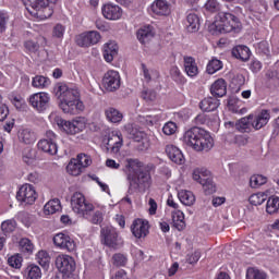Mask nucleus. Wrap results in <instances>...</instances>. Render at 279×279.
I'll return each mask as SVG.
<instances>
[{
    "instance_id": "nucleus-38",
    "label": "nucleus",
    "mask_w": 279,
    "mask_h": 279,
    "mask_svg": "<svg viewBox=\"0 0 279 279\" xmlns=\"http://www.w3.org/2000/svg\"><path fill=\"white\" fill-rule=\"evenodd\" d=\"M264 184H267V177L263 174H253L250 179L251 189H260Z\"/></svg>"
},
{
    "instance_id": "nucleus-49",
    "label": "nucleus",
    "mask_w": 279,
    "mask_h": 279,
    "mask_svg": "<svg viewBox=\"0 0 279 279\" xmlns=\"http://www.w3.org/2000/svg\"><path fill=\"white\" fill-rule=\"evenodd\" d=\"M113 265L116 267H125L128 265V256L121 254V253H116L112 256Z\"/></svg>"
},
{
    "instance_id": "nucleus-44",
    "label": "nucleus",
    "mask_w": 279,
    "mask_h": 279,
    "mask_svg": "<svg viewBox=\"0 0 279 279\" xmlns=\"http://www.w3.org/2000/svg\"><path fill=\"white\" fill-rule=\"evenodd\" d=\"M266 201L267 195H265V193L252 194L248 198V202L252 204V206H260L262 204H265Z\"/></svg>"
},
{
    "instance_id": "nucleus-3",
    "label": "nucleus",
    "mask_w": 279,
    "mask_h": 279,
    "mask_svg": "<svg viewBox=\"0 0 279 279\" xmlns=\"http://www.w3.org/2000/svg\"><path fill=\"white\" fill-rule=\"evenodd\" d=\"M53 93L60 101V108L65 114H80L84 112V102L80 99V89L73 85L58 83Z\"/></svg>"
},
{
    "instance_id": "nucleus-7",
    "label": "nucleus",
    "mask_w": 279,
    "mask_h": 279,
    "mask_svg": "<svg viewBox=\"0 0 279 279\" xmlns=\"http://www.w3.org/2000/svg\"><path fill=\"white\" fill-rule=\"evenodd\" d=\"M193 180L198 182V184H202L206 195H213V193L217 191V187L210 178V171L205 168H196L193 171Z\"/></svg>"
},
{
    "instance_id": "nucleus-1",
    "label": "nucleus",
    "mask_w": 279,
    "mask_h": 279,
    "mask_svg": "<svg viewBox=\"0 0 279 279\" xmlns=\"http://www.w3.org/2000/svg\"><path fill=\"white\" fill-rule=\"evenodd\" d=\"M206 12L218 14L215 16V22L208 26V32L213 35L230 34V32H241V22L234 14L221 11V4L217 0H207L204 4Z\"/></svg>"
},
{
    "instance_id": "nucleus-62",
    "label": "nucleus",
    "mask_w": 279,
    "mask_h": 279,
    "mask_svg": "<svg viewBox=\"0 0 279 279\" xmlns=\"http://www.w3.org/2000/svg\"><path fill=\"white\" fill-rule=\"evenodd\" d=\"M10 17H8L7 14L0 13V34H3L5 32V26L8 25V21Z\"/></svg>"
},
{
    "instance_id": "nucleus-60",
    "label": "nucleus",
    "mask_w": 279,
    "mask_h": 279,
    "mask_svg": "<svg viewBox=\"0 0 279 279\" xmlns=\"http://www.w3.org/2000/svg\"><path fill=\"white\" fill-rule=\"evenodd\" d=\"M8 114H10V109H8V106L3 101L0 102V121H5Z\"/></svg>"
},
{
    "instance_id": "nucleus-36",
    "label": "nucleus",
    "mask_w": 279,
    "mask_h": 279,
    "mask_svg": "<svg viewBox=\"0 0 279 279\" xmlns=\"http://www.w3.org/2000/svg\"><path fill=\"white\" fill-rule=\"evenodd\" d=\"M60 208H62L60 199L53 198L44 206V213L45 215H56Z\"/></svg>"
},
{
    "instance_id": "nucleus-30",
    "label": "nucleus",
    "mask_w": 279,
    "mask_h": 279,
    "mask_svg": "<svg viewBox=\"0 0 279 279\" xmlns=\"http://www.w3.org/2000/svg\"><path fill=\"white\" fill-rule=\"evenodd\" d=\"M232 56L242 62H247V60H250L251 51L247 46H236L232 49Z\"/></svg>"
},
{
    "instance_id": "nucleus-6",
    "label": "nucleus",
    "mask_w": 279,
    "mask_h": 279,
    "mask_svg": "<svg viewBox=\"0 0 279 279\" xmlns=\"http://www.w3.org/2000/svg\"><path fill=\"white\" fill-rule=\"evenodd\" d=\"M71 206L73 211L76 213V215H81L82 217H88V215L95 210V206L86 202V197L80 192H75L72 195Z\"/></svg>"
},
{
    "instance_id": "nucleus-46",
    "label": "nucleus",
    "mask_w": 279,
    "mask_h": 279,
    "mask_svg": "<svg viewBox=\"0 0 279 279\" xmlns=\"http://www.w3.org/2000/svg\"><path fill=\"white\" fill-rule=\"evenodd\" d=\"M37 263L41 267H49V263L51 262V257H49V253L47 251H39L36 255Z\"/></svg>"
},
{
    "instance_id": "nucleus-57",
    "label": "nucleus",
    "mask_w": 279,
    "mask_h": 279,
    "mask_svg": "<svg viewBox=\"0 0 279 279\" xmlns=\"http://www.w3.org/2000/svg\"><path fill=\"white\" fill-rule=\"evenodd\" d=\"M170 75L174 82H182V73L178 66L173 65L170 69Z\"/></svg>"
},
{
    "instance_id": "nucleus-12",
    "label": "nucleus",
    "mask_w": 279,
    "mask_h": 279,
    "mask_svg": "<svg viewBox=\"0 0 279 279\" xmlns=\"http://www.w3.org/2000/svg\"><path fill=\"white\" fill-rule=\"evenodd\" d=\"M101 40V35L97 31H89L76 36L75 41L78 47H92Z\"/></svg>"
},
{
    "instance_id": "nucleus-16",
    "label": "nucleus",
    "mask_w": 279,
    "mask_h": 279,
    "mask_svg": "<svg viewBox=\"0 0 279 279\" xmlns=\"http://www.w3.org/2000/svg\"><path fill=\"white\" fill-rule=\"evenodd\" d=\"M53 243L57 247L61 250H66L68 252H75V241L64 233H57L53 236Z\"/></svg>"
},
{
    "instance_id": "nucleus-20",
    "label": "nucleus",
    "mask_w": 279,
    "mask_h": 279,
    "mask_svg": "<svg viewBox=\"0 0 279 279\" xmlns=\"http://www.w3.org/2000/svg\"><path fill=\"white\" fill-rule=\"evenodd\" d=\"M269 119H271V114L269 110L263 109L252 121L251 125L254 130H263L265 125L269 123Z\"/></svg>"
},
{
    "instance_id": "nucleus-58",
    "label": "nucleus",
    "mask_w": 279,
    "mask_h": 279,
    "mask_svg": "<svg viewBox=\"0 0 279 279\" xmlns=\"http://www.w3.org/2000/svg\"><path fill=\"white\" fill-rule=\"evenodd\" d=\"M24 46H25V49H27V51H31L32 53H36V51H38V49L40 48L38 43L34 40L25 41Z\"/></svg>"
},
{
    "instance_id": "nucleus-24",
    "label": "nucleus",
    "mask_w": 279,
    "mask_h": 279,
    "mask_svg": "<svg viewBox=\"0 0 279 279\" xmlns=\"http://www.w3.org/2000/svg\"><path fill=\"white\" fill-rule=\"evenodd\" d=\"M210 93L214 97H226V94L228 93L226 80L218 78L216 82H214L210 87Z\"/></svg>"
},
{
    "instance_id": "nucleus-55",
    "label": "nucleus",
    "mask_w": 279,
    "mask_h": 279,
    "mask_svg": "<svg viewBox=\"0 0 279 279\" xmlns=\"http://www.w3.org/2000/svg\"><path fill=\"white\" fill-rule=\"evenodd\" d=\"M64 32H66V27L62 24H57L53 27L52 36L54 38H63L64 37Z\"/></svg>"
},
{
    "instance_id": "nucleus-52",
    "label": "nucleus",
    "mask_w": 279,
    "mask_h": 279,
    "mask_svg": "<svg viewBox=\"0 0 279 279\" xmlns=\"http://www.w3.org/2000/svg\"><path fill=\"white\" fill-rule=\"evenodd\" d=\"M162 132L166 136H173V134L178 132V124L174 122H167L162 128Z\"/></svg>"
},
{
    "instance_id": "nucleus-19",
    "label": "nucleus",
    "mask_w": 279,
    "mask_h": 279,
    "mask_svg": "<svg viewBox=\"0 0 279 279\" xmlns=\"http://www.w3.org/2000/svg\"><path fill=\"white\" fill-rule=\"evenodd\" d=\"M150 11L156 16H169L171 14V4L167 0H155L150 5Z\"/></svg>"
},
{
    "instance_id": "nucleus-13",
    "label": "nucleus",
    "mask_w": 279,
    "mask_h": 279,
    "mask_svg": "<svg viewBox=\"0 0 279 279\" xmlns=\"http://www.w3.org/2000/svg\"><path fill=\"white\" fill-rule=\"evenodd\" d=\"M56 267L62 274H73L75 271V259L69 255H59L56 258Z\"/></svg>"
},
{
    "instance_id": "nucleus-11",
    "label": "nucleus",
    "mask_w": 279,
    "mask_h": 279,
    "mask_svg": "<svg viewBox=\"0 0 279 279\" xmlns=\"http://www.w3.org/2000/svg\"><path fill=\"white\" fill-rule=\"evenodd\" d=\"M102 85L109 93H114L121 88V75L114 70H109L102 77Z\"/></svg>"
},
{
    "instance_id": "nucleus-23",
    "label": "nucleus",
    "mask_w": 279,
    "mask_h": 279,
    "mask_svg": "<svg viewBox=\"0 0 279 279\" xmlns=\"http://www.w3.org/2000/svg\"><path fill=\"white\" fill-rule=\"evenodd\" d=\"M86 128V124L81 119L68 121L64 123L63 130L66 134H80Z\"/></svg>"
},
{
    "instance_id": "nucleus-43",
    "label": "nucleus",
    "mask_w": 279,
    "mask_h": 279,
    "mask_svg": "<svg viewBox=\"0 0 279 279\" xmlns=\"http://www.w3.org/2000/svg\"><path fill=\"white\" fill-rule=\"evenodd\" d=\"M221 69H223V63H221L219 59H213L207 64V73L209 75H214V73H217V71H221Z\"/></svg>"
},
{
    "instance_id": "nucleus-2",
    "label": "nucleus",
    "mask_w": 279,
    "mask_h": 279,
    "mask_svg": "<svg viewBox=\"0 0 279 279\" xmlns=\"http://www.w3.org/2000/svg\"><path fill=\"white\" fill-rule=\"evenodd\" d=\"M154 169H156L154 163L143 167V162L138 159H128L124 172L129 180V192L147 191L151 186V173L149 172Z\"/></svg>"
},
{
    "instance_id": "nucleus-31",
    "label": "nucleus",
    "mask_w": 279,
    "mask_h": 279,
    "mask_svg": "<svg viewBox=\"0 0 279 279\" xmlns=\"http://www.w3.org/2000/svg\"><path fill=\"white\" fill-rule=\"evenodd\" d=\"M172 223L173 227L182 232L184 228H186V222L184 221V213L182 210H173L172 211Z\"/></svg>"
},
{
    "instance_id": "nucleus-63",
    "label": "nucleus",
    "mask_w": 279,
    "mask_h": 279,
    "mask_svg": "<svg viewBox=\"0 0 279 279\" xmlns=\"http://www.w3.org/2000/svg\"><path fill=\"white\" fill-rule=\"evenodd\" d=\"M50 119H52L53 123L58 125V128H62L64 130V124L68 123V121H64L60 116L51 114Z\"/></svg>"
},
{
    "instance_id": "nucleus-5",
    "label": "nucleus",
    "mask_w": 279,
    "mask_h": 279,
    "mask_svg": "<svg viewBox=\"0 0 279 279\" xmlns=\"http://www.w3.org/2000/svg\"><path fill=\"white\" fill-rule=\"evenodd\" d=\"M31 16L38 21H47L53 15V9L45 0H22Z\"/></svg>"
},
{
    "instance_id": "nucleus-53",
    "label": "nucleus",
    "mask_w": 279,
    "mask_h": 279,
    "mask_svg": "<svg viewBox=\"0 0 279 279\" xmlns=\"http://www.w3.org/2000/svg\"><path fill=\"white\" fill-rule=\"evenodd\" d=\"M34 160H36V150L26 149L23 155V161L26 162V165H33Z\"/></svg>"
},
{
    "instance_id": "nucleus-34",
    "label": "nucleus",
    "mask_w": 279,
    "mask_h": 279,
    "mask_svg": "<svg viewBox=\"0 0 279 279\" xmlns=\"http://www.w3.org/2000/svg\"><path fill=\"white\" fill-rule=\"evenodd\" d=\"M178 197L184 206H193L195 204V195L191 191L182 190L178 193Z\"/></svg>"
},
{
    "instance_id": "nucleus-8",
    "label": "nucleus",
    "mask_w": 279,
    "mask_h": 279,
    "mask_svg": "<svg viewBox=\"0 0 279 279\" xmlns=\"http://www.w3.org/2000/svg\"><path fill=\"white\" fill-rule=\"evenodd\" d=\"M100 239L104 245L112 250H119L123 245V240L119 236V232L112 227L102 228L100 230Z\"/></svg>"
},
{
    "instance_id": "nucleus-42",
    "label": "nucleus",
    "mask_w": 279,
    "mask_h": 279,
    "mask_svg": "<svg viewBox=\"0 0 279 279\" xmlns=\"http://www.w3.org/2000/svg\"><path fill=\"white\" fill-rule=\"evenodd\" d=\"M1 230L3 234H5V236H8V234H12V232L16 230V220L14 219L4 220L1 223Z\"/></svg>"
},
{
    "instance_id": "nucleus-35",
    "label": "nucleus",
    "mask_w": 279,
    "mask_h": 279,
    "mask_svg": "<svg viewBox=\"0 0 279 279\" xmlns=\"http://www.w3.org/2000/svg\"><path fill=\"white\" fill-rule=\"evenodd\" d=\"M254 119V116H248V117H244L242 119H240L236 123H235V130H238V132H250L252 124L250 123V121H252Z\"/></svg>"
},
{
    "instance_id": "nucleus-59",
    "label": "nucleus",
    "mask_w": 279,
    "mask_h": 279,
    "mask_svg": "<svg viewBox=\"0 0 279 279\" xmlns=\"http://www.w3.org/2000/svg\"><path fill=\"white\" fill-rule=\"evenodd\" d=\"M202 258V253L199 251H195L191 255H187V263L190 265H195Z\"/></svg>"
},
{
    "instance_id": "nucleus-18",
    "label": "nucleus",
    "mask_w": 279,
    "mask_h": 279,
    "mask_svg": "<svg viewBox=\"0 0 279 279\" xmlns=\"http://www.w3.org/2000/svg\"><path fill=\"white\" fill-rule=\"evenodd\" d=\"M101 13L108 21H119V19L123 16V10H121V7L112 3L102 5Z\"/></svg>"
},
{
    "instance_id": "nucleus-54",
    "label": "nucleus",
    "mask_w": 279,
    "mask_h": 279,
    "mask_svg": "<svg viewBox=\"0 0 279 279\" xmlns=\"http://www.w3.org/2000/svg\"><path fill=\"white\" fill-rule=\"evenodd\" d=\"M156 90L154 89H144L142 92V99H144V101H156Z\"/></svg>"
},
{
    "instance_id": "nucleus-48",
    "label": "nucleus",
    "mask_w": 279,
    "mask_h": 279,
    "mask_svg": "<svg viewBox=\"0 0 279 279\" xmlns=\"http://www.w3.org/2000/svg\"><path fill=\"white\" fill-rule=\"evenodd\" d=\"M19 245L22 252H28V254H32V252H34V243H32V240L27 238H22L19 242Z\"/></svg>"
},
{
    "instance_id": "nucleus-47",
    "label": "nucleus",
    "mask_w": 279,
    "mask_h": 279,
    "mask_svg": "<svg viewBox=\"0 0 279 279\" xmlns=\"http://www.w3.org/2000/svg\"><path fill=\"white\" fill-rule=\"evenodd\" d=\"M246 279H267V274L256 268H248L246 271Z\"/></svg>"
},
{
    "instance_id": "nucleus-61",
    "label": "nucleus",
    "mask_w": 279,
    "mask_h": 279,
    "mask_svg": "<svg viewBox=\"0 0 279 279\" xmlns=\"http://www.w3.org/2000/svg\"><path fill=\"white\" fill-rule=\"evenodd\" d=\"M92 223L99 225L104 221V214L100 210H96L90 219Z\"/></svg>"
},
{
    "instance_id": "nucleus-4",
    "label": "nucleus",
    "mask_w": 279,
    "mask_h": 279,
    "mask_svg": "<svg viewBox=\"0 0 279 279\" xmlns=\"http://www.w3.org/2000/svg\"><path fill=\"white\" fill-rule=\"evenodd\" d=\"M183 143L194 151H210L215 146L210 133L198 126H193L183 134Z\"/></svg>"
},
{
    "instance_id": "nucleus-22",
    "label": "nucleus",
    "mask_w": 279,
    "mask_h": 279,
    "mask_svg": "<svg viewBox=\"0 0 279 279\" xmlns=\"http://www.w3.org/2000/svg\"><path fill=\"white\" fill-rule=\"evenodd\" d=\"M166 154L175 165H184V155L182 154V150L174 145L166 146Z\"/></svg>"
},
{
    "instance_id": "nucleus-26",
    "label": "nucleus",
    "mask_w": 279,
    "mask_h": 279,
    "mask_svg": "<svg viewBox=\"0 0 279 279\" xmlns=\"http://www.w3.org/2000/svg\"><path fill=\"white\" fill-rule=\"evenodd\" d=\"M219 99L207 97L199 102V108L203 112H215L219 108Z\"/></svg>"
},
{
    "instance_id": "nucleus-29",
    "label": "nucleus",
    "mask_w": 279,
    "mask_h": 279,
    "mask_svg": "<svg viewBox=\"0 0 279 279\" xmlns=\"http://www.w3.org/2000/svg\"><path fill=\"white\" fill-rule=\"evenodd\" d=\"M184 70L189 77H195L199 73V69L193 57H184Z\"/></svg>"
},
{
    "instance_id": "nucleus-37",
    "label": "nucleus",
    "mask_w": 279,
    "mask_h": 279,
    "mask_svg": "<svg viewBox=\"0 0 279 279\" xmlns=\"http://www.w3.org/2000/svg\"><path fill=\"white\" fill-rule=\"evenodd\" d=\"M66 171L70 175L77 177L82 174V171H84V168H82V166L78 165L77 160L71 159L66 166Z\"/></svg>"
},
{
    "instance_id": "nucleus-51",
    "label": "nucleus",
    "mask_w": 279,
    "mask_h": 279,
    "mask_svg": "<svg viewBox=\"0 0 279 279\" xmlns=\"http://www.w3.org/2000/svg\"><path fill=\"white\" fill-rule=\"evenodd\" d=\"M8 264L10 267H13L14 269H21L23 265V257L21 255H13L9 257Z\"/></svg>"
},
{
    "instance_id": "nucleus-15",
    "label": "nucleus",
    "mask_w": 279,
    "mask_h": 279,
    "mask_svg": "<svg viewBox=\"0 0 279 279\" xmlns=\"http://www.w3.org/2000/svg\"><path fill=\"white\" fill-rule=\"evenodd\" d=\"M131 232L135 239H145L149 234V222L143 219H136L131 226Z\"/></svg>"
},
{
    "instance_id": "nucleus-27",
    "label": "nucleus",
    "mask_w": 279,
    "mask_h": 279,
    "mask_svg": "<svg viewBox=\"0 0 279 279\" xmlns=\"http://www.w3.org/2000/svg\"><path fill=\"white\" fill-rule=\"evenodd\" d=\"M154 38V27L150 25L142 26L137 31V40L142 43V45H146V43H149Z\"/></svg>"
},
{
    "instance_id": "nucleus-21",
    "label": "nucleus",
    "mask_w": 279,
    "mask_h": 279,
    "mask_svg": "<svg viewBox=\"0 0 279 279\" xmlns=\"http://www.w3.org/2000/svg\"><path fill=\"white\" fill-rule=\"evenodd\" d=\"M20 143L24 145H34L36 143V132L32 129H20L17 132Z\"/></svg>"
},
{
    "instance_id": "nucleus-14",
    "label": "nucleus",
    "mask_w": 279,
    "mask_h": 279,
    "mask_svg": "<svg viewBox=\"0 0 279 279\" xmlns=\"http://www.w3.org/2000/svg\"><path fill=\"white\" fill-rule=\"evenodd\" d=\"M124 130L129 136V138H132L135 141V143H142V146H138V149L143 151V149H147V145H145V138L147 134L145 132L138 130V128L134 126L133 124H126L124 126Z\"/></svg>"
},
{
    "instance_id": "nucleus-10",
    "label": "nucleus",
    "mask_w": 279,
    "mask_h": 279,
    "mask_svg": "<svg viewBox=\"0 0 279 279\" xmlns=\"http://www.w3.org/2000/svg\"><path fill=\"white\" fill-rule=\"evenodd\" d=\"M16 199L22 204H28L29 206H32V204H34V202L38 199V194L36 193L34 185L24 184L17 191Z\"/></svg>"
},
{
    "instance_id": "nucleus-41",
    "label": "nucleus",
    "mask_w": 279,
    "mask_h": 279,
    "mask_svg": "<svg viewBox=\"0 0 279 279\" xmlns=\"http://www.w3.org/2000/svg\"><path fill=\"white\" fill-rule=\"evenodd\" d=\"M43 278V272L40 267L36 265H31L26 268V279H40Z\"/></svg>"
},
{
    "instance_id": "nucleus-25",
    "label": "nucleus",
    "mask_w": 279,
    "mask_h": 279,
    "mask_svg": "<svg viewBox=\"0 0 279 279\" xmlns=\"http://www.w3.org/2000/svg\"><path fill=\"white\" fill-rule=\"evenodd\" d=\"M37 147L39 151H44V154H49V156H56V154H58V144H56V142L40 140L37 143Z\"/></svg>"
},
{
    "instance_id": "nucleus-33",
    "label": "nucleus",
    "mask_w": 279,
    "mask_h": 279,
    "mask_svg": "<svg viewBox=\"0 0 279 279\" xmlns=\"http://www.w3.org/2000/svg\"><path fill=\"white\" fill-rule=\"evenodd\" d=\"M186 29L187 32L194 34L199 31V16L195 13H190L186 16Z\"/></svg>"
},
{
    "instance_id": "nucleus-64",
    "label": "nucleus",
    "mask_w": 279,
    "mask_h": 279,
    "mask_svg": "<svg viewBox=\"0 0 279 279\" xmlns=\"http://www.w3.org/2000/svg\"><path fill=\"white\" fill-rule=\"evenodd\" d=\"M142 69H143V73H144V80L146 82H151V75H154V73H157L156 71H148L147 66L145 64H142Z\"/></svg>"
},
{
    "instance_id": "nucleus-39",
    "label": "nucleus",
    "mask_w": 279,
    "mask_h": 279,
    "mask_svg": "<svg viewBox=\"0 0 279 279\" xmlns=\"http://www.w3.org/2000/svg\"><path fill=\"white\" fill-rule=\"evenodd\" d=\"M279 210V197L278 196H270L267 201L266 211L268 215H275Z\"/></svg>"
},
{
    "instance_id": "nucleus-9",
    "label": "nucleus",
    "mask_w": 279,
    "mask_h": 279,
    "mask_svg": "<svg viewBox=\"0 0 279 279\" xmlns=\"http://www.w3.org/2000/svg\"><path fill=\"white\" fill-rule=\"evenodd\" d=\"M49 101H51V98L49 94L45 92L35 93L28 98L29 106H32L34 110H37V112H45V110L49 108Z\"/></svg>"
},
{
    "instance_id": "nucleus-45",
    "label": "nucleus",
    "mask_w": 279,
    "mask_h": 279,
    "mask_svg": "<svg viewBox=\"0 0 279 279\" xmlns=\"http://www.w3.org/2000/svg\"><path fill=\"white\" fill-rule=\"evenodd\" d=\"M267 8V1L265 0H255L252 4L253 12H256L257 14H265Z\"/></svg>"
},
{
    "instance_id": "nucleus-17",
    "label": "nucleus",
    "mask_w": 279,
    "mask_h": 279,
    "mask_svg": "<svg viewBox=\"0 0 279 279\" xmlns=\"http://www.w3.org/2000/svg\"><path fill=\"white\" fill-rule=\"evenodd\" d=\"M121 147H123V135L119 131L111 132L107 142V151L119 154Z\"/></svg>"
},
{
    "instance_id": "nucleus-28",
    "label": "nucleus",
    "mask_w": 279,
    "mask_h": 279,
    "mask_svg": "<svg viewBox=\"0 0 279 279\" xmlns=\"http://www.w3.org/2000/svg\"><path fill=\"white\" fill-rule=\"evenodd\" d=\"M118 51H119V46H117V43L114 41L107 43L104 46V58L106 62H112Z\"/></svg>"
},
{
    "instance_id": "nucleus-32",
    "label": "nucleus",
    "mask_w": 279,
    "mask_h": 279,
    "mask_svg": "<svg viewBox=\"0 0 279 279\" xmlns=\"http://www.w3.org/2000/svg\"><path fill=\"white\" fill-rule=\"evenodd\" d=\"M105 114L110 123H121V121H123V113L114 107H108L105 110Z\"/></svg>"
},
{
    "instance_id": "nucleus-56",
    "label": "nucleus",
    "mask_w": 279,
    "mask_h": 279,
    "mask_svg": "<svg viewBox=\"0 0 279 279\" xmlns=\"http://www.w3.org/2000/svg\"><path fill=\"white\" fill-rule=\"evenodd\" d=\"M20 220L22 221V223H23L26 228H29V226H32V223H34V218H33L32 215H29L28 213H22V214H20Z\"/></svg>"
},
{
    "instance_id": "nucleus-50",
    "label": "nucleus",
    "mask_w": 279,
    "mask_h": 279,
    "mask_svg": "<svg viewBox=\"0 0 279 279\" xmlns=\"http://www.w3.org/2000/svg\"><path fill=\"white\" fill-rule=\"evenodd\" d=\"M75 160H77L82 169H86V167H90V165H93V159H90V156L86 154L77 155V158Z\"/></svg>"
},
{
    "instance_id": "nucleus-40",
    "label": "nucleus",
    "mask_w": 279,
    "mask_h": 279,
    "mask_svg": "<svg viewBox=\"0 0 279 279\" xmlns=\"http://www.w3.org/2000/svg\"><path fill=\"white\" fill-rule=\"evenodd\" d=\"M49 84H51V81L48 77L43 75H36L35 77H33V81H32V86L34 88H47Z\"/></svg>"
}]
</instances>
